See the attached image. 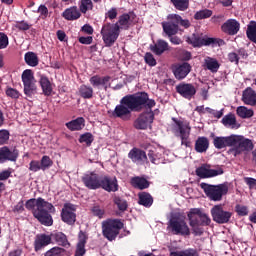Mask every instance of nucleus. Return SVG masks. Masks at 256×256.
Segmentation results:
<instances>
[{
    "mask_svg": "<svg viewBox=\"0 0 256 256\" xmlns=\"http://www.w3.org/2000/svg\"><path fill=\"white\" fill-rule=\"evenodd\" d=\"M131 185L134 187V189L143 191L145 189H149L151 182H149V180H147L145 177L135 176L131 178Z\"/></svg>",
    "mask_w": 256,
    "mask_h": 256,
    "instance_id": "obj_32",
    "label": "nucleus"
},
{
    "mask_svg": "<svg viewBox=\"0 0 256 256\" xmlns=\"http://www.w3.org/2000/svg\"><path fill=\"white\" fill-rule=\"evenodd\" d=\"M124 224L121 219H107L102 222V234L108 241H115Z\"/></svg>",
    "mask_w": 256,
    "mask_h": 256,
    "instance_id": "obj_5",
    "label": "nucleus"
},
{
    "mask_svg": "<svg viewBox=\"0 0 256 256\" xmlns=\"http://www.w3.org/2000/svg\"><path fill=\"white\" fill-rule=\"evenodd\" d=\"M128 158H130L132 163H136V165H144L147 163V153L137 147H134L129 151Z\"/></svg>",
    "mask_w": 256,
    "mask_h": 256,
    "instance_id": "obj_25",
    "label": "nucleus"
},
{
    "mask_svg": "<svg viewBox=\"0 0 256 256\" xmlns=\"http://www.w3.org/2000/svg\"><path fill=\"white\" fill-rule=\"evenodd\" d=\"M176 256H199V252L195 248H188L182 251H176Z\"/></svg>",
    "mask_w": 256,
    "mask_h": 256,
    "instance_id": "obj_49",
    "label": "nucleus"
},
{
    "mask_svg": "<svg viewBox=\"0 0 256 256\" xmlns=\"http://www.w3.org/2000/svg\"><path fill=\"white\" fill-rule=\"evenodd\" d=\"M221 122L224 127H232L233 125H237V117H235V114L229 113L222 118Z\"/></svg>",
    "mask_w": 256,
    "mask_h": 256,
    "instance_id": "obj_44",
    "label": "nucleus"
},
{
    "mask_svg": "<svg viewBox=\"0 0 256 256\" xmlns=\"http://www.w3.org/2000/svg\"><path fill=\"white\" fill-rule=\"evenodd\" d=\"M149 110H146L139 114L138 119L134 121V127L140 131H145L149 127V125H152L153 121H155V112L151 110L152 108H148Z\"/></svg>",
    "mask_w": 256,
    "mask_h": 256,
    "instance_id": "obj_10",
    "label": "nucleus"
},
{
    "mask_svg": "<svg viewBox=\"0 0 256 256\" xmlns=\"http://www.w3.org/2000/svg\"><path fill=\"white\" fill-rule=\"evenodd\" d=\"M50 213H55L49 211V209L42 207L39 210H34V216L41 225L45 227H51L53 225V216Z\"/></svg>",
    "mask_w": 256,
    "mask_h": 256,
    "instance_id": "obj_20",
    "label": "nucleus"
},
{
    "mask_svg": "<svg viewBox=\"0 0 256 256\" xmlns=\"http://www.w3.org/2000/svg\"><path fill=\"white\" fill-rule=\"evenodd\" d=\"M111 81V76H99L94 75L90 77L89 83L92 86H89L87 84H82L78 88V95L82 99H93V95H95L94 89H99V87H105L107 83Z\"/></svg>",
    "mask_w": 256,
    "mask_h": 256,
    "instance_id": "obj_3",
    "label": "nucleus"
},
{
    "mask_svg": "<svg viewBox=\"0 0 256 256\" xmlns=\"http://www.w3.org/2000/svg\"><path fill=\"white\" fill-rule=\"evenodd\" d=\"M33 245H34V251L36 253H39V251H43L45 247H47L48 245H51V235H47V234L36 235Z\"/></svg>",
    "mask_w": 256,
    "mask_h": 256,
    "instance_id": "obj_27",
    "label": "nucleus"
},
{
    "mask_svg": "<svg viewBox=\"0 0 256 256\" xmlns=\"http://www.w3.org/2000/svg\"><path fill=\"white\" fill-rule=\"evenodd\" d=\"M77 208L71 203H65L61 211V220L67 225H75L77 221V214H75Z\"/></svg>",
    "mask_w": 256,
    "mask_h": 256,
    "instance_id": "obj_15",
    "label": "nucleus"
},
{
    "mask_svg": "<svg viewBox=\"0 0 256 256\" xmlns=\"http://www.w3.org/2000/svg\"><path fill=\"white\" fill-rule=\"evenodd\" d=\"M88 239H89V236L87 235V232L80 230L78 233V245H87Z\"/></svg>",
    "mask_w": 256,
    "mask_h": 256,
    "instance_id": "obj_57",
    "label": "nucleus"
},
{
    "mask_svg": "<svg viewBox=\"0 0 256 256\" xmlns=\"http://www.w3.org/2000/svg\"><path fill=\"white\" fill-rule=\"evenodd\" d=\"M244 183L248 185L249 189H256V179L251 177H245Z\"/></svg>",
    "mask_w": 256,
    "mask_h": 256,
    "instance_id": "obj_64",
    "label": "nucleus"
},
{
    "mask_svg": "<svg viewBox=\"0 0 256 256\" xmlns=\"http://www.w3.org/2000/svg\"><path fill=\"white\" fill-rule=\"evenodd\" d=\"M212 15H213V11L212 10L203 9V10L197 11L194 14V19L196 21H201L203 19H209V17H211Z\"/></svg>",
    "mask_w": 256,
    "mask_h": 256,
    "instance_id": "obj_45",
    "label": "nucleus"
},
{
    "mask_svg": "<svg viewBox=\"0 0 256 256\" xmlns=\"http://www.w3.org/2000/svg\"><path fill=\"white\" fill-rule=\"evenodd\" d=\"M211 215L213 221L219 225H225V223H229V221H231V217H233V213L223 210L222 205H215L211 209Z\"/></svg>",
    "mask_w": 256,
    "mask_h": 256,
    "instance_id": "obj_13",
    "label": "nucleus"
},
{
    "mask_svg": "<svg viewBox=\"0 0 256 256\" xmlns=\"http://www.w3.org/2000/svg\"><path fill=\"white\" fill-rule=\"evenodd\" d=\"M78 141L79 143H85L86 147H91L93 141H95V136L91 132H85L80 135Z\"/></svg>",
    "mask_w": 256,
    "mask_h": 256,
    "instance_id": "obj_43",
    "label": "nucleus"
},
{
    "mask_svg": "<svg viewBox=\"0 0 256 256\" xmlns=\"http://www.w3.org/2000/svg\"><path fill=\"white\" fill-rule=\"evenodd\" d=\"M135 19H137V14L130 11L128 13H123L118 17V21L114 23L119 27L120 31H129L133 25H135Z\"/></svg>",
    "mask_w": 256,
    "mask_h": 256,
    "instance_id": "obj_14",
    "label": "nucleus"
},
{
    "mask_svg": "<svg viewBox=\"0 0 256 256\" xmlns=\"http://www.w3.org/2000/svg\"><path fill=\"white\" fill-rule=\"evenodd\" d=\"M171 3L178 11H187L189 9V0H171Z\"/></svg>",
    "mask_w": 256,
    "mask_h": 256,
    "instance_id": "obj_46",
    "label": "nucleus"
},
{
    "mask_svg": "<svg viewBox=\"0 0 256 256\" xmlns=\"http://www.w3.org/2000/svg\"><path fill=\"white\" fill-rule=\"evenodd\" d=\"M51 241H55L57 245L60 247H65L66 249H69L71 247V243L69 242V239L67 238V235L63 232L54 231L50 234Z\"/></svg>",
    "mask_w": 256,
    "mask_h": 256,
    "instance_id": "obj_29",
    "label": "nucleus"
},
{
    "mask_svg": "<svg viewBox=\"0 0 256 256\" xmlns=\"http://www.w3.org/2000/svg\"><path fill=\"white\" fill-rule=\"evenodd\" d=\"M66 127L69 131H81V129L85 127V118L78 117L75 120L66 123Z\"/></svg>",
    "mask_w": 256,
    "mask_h": 256,
    "instance_id": "obj_37",
    "label": "nucleus"
},
{
    "mask_svg": "<svg viewBox=\"0 0 256 256\" xmlns=\"http://www.w3.org/2000/svg\"><path fill=\"white\" fill-rule=\"evenodd\" d=\"M247 57H249L247 50L245 48H239L236 52H230L228 54V61L235 65H239V59H247Z\"/></svg>",
    "mask_w": 256,
    "mask_h": 256,
    "instance_id": "obj_30",
    "label": "nucleus"
},
{
    "mask_svg": "<svg viewBox=\"0 0 256 256\" xmlns=\"http://www.w3.org/2000/svg\"><path fill=\"white\" fill-rule=\"evenodd\" d=\"M19 158V150L9 149L7 146L0 148V165L7 163V161L15 162Z\"/></svg>",
    "mask_w": 256,
    "mask_h": 256,
    "instance_id": "obj_24",
    "label": "nucleus"
},
{
    "mask_svg": "<svg viewBox=\"0 0 256 256\" xmlns=\"http://www.w3.org/2000/svg\"><path fill=\"white\" fill-rule=\"evenodd\" d=\"M175 16L173 14L168 15L166 22H162V29L166 36L172 37L179 33V26L175 22Z\"/></svg>",
    "mask_w": 256,
    "mask_h": 256,
    "instance_id": "obj_23",
    "label": "nucleus"
},
{
    "mask_svg": "<svg viewBox=\"0 0 256 256\" xmlns=\"http://www.w3.org/2000/svg\"><path fill=\"white\" fill-rule=\"evenodd\" d=\"M25 207L28 211H32L34 215L35 211H39L42 207H45L50 211V213H55V206H53L50 202L45 201L42 197H38L37 199L31 198L26 201Z\"/></svg>",
    "mask_w": 256,
    "mask_h": 256,
    "instance_id": "obj_12",
    "label": "nucleus"
},
{
    "mask_svg": "<svg viewBox=\"0 0 256 256\" xmlns=\"http://www.w3.org/2000/svg\"><path fill=\"white\" fill-rule=\"evenodd\" d=\"M53 166V160L47 155L43 156L40 161V167H42V171H46L49 167Z\"/></svg>",
    "mask_w": 256,
    "mask_h": 256,
    "instance_id": "obj_51",
    "label": "nucleus"
},
{
    "mask_svg": "<svg viewBox=\"0 0 256 256\" xmlns=\"http://www.w3.org/2000/svg\"><path fill=\"white\" fill-rule=\"evenodd\" d=\"M24 61L29 67H37L39 65V56L35 52H26L24 55Z\"/></svg>",
    "mask_w": 256,
    "mask_h": 256,
    "instance_id": "obj_39",
    "label": "nucleus"
},
{
    "mask_svg": "<svg viewBox=\"0 0 256 256\" xmlns=\"http://www.w3.org/2000/svg\"><path fill=\"white\" fill-rule=\"evenodd\" d=\"M241 29V23L237 19L230 18L221 25V31L225 35L233 37L239 33Z\"/></svg>",
    "mask_w": 256,
    "mask_h": 256,
    "instance_id": "obj_21",
    "label": "nucleus"
},
{
    "mask_svg": "<svg viewBox=\"0 0 256 256\" xmlns=\"http://www.w3.org/2000/svg\"><path fill=\"white\" fill-rule=\"evenodd\" d=\"M172 73L178 81H183L191 73V64L188 62L176 63L172 65Z\"/></svg>",
    "mask_w": 256,
    "mask_h": 256,
    "instance_id": "obj_17",
    "label": "nucleus"
},
{
    "mask_svg": "<svg viewBox=\"0 0 256 256\" xmlns=\"http://www.w3.org/2000/svg\"><path fill=\"white\" fill-rule=\"evenodd\" d=\"M148 157L154 165H159V158H157V154L155 153V150H149Z\"/></svg>",
    "mask_w": 256,
    "mask_h": 256,
    "instance_id": "obj_62",
    "label": "nucleus"
},
{
    "mask_svg": "<svg viewBox=\"0 0 256 256\" xmlns=\"http://www.w3.org/2000/svg\"><path fill=\"white\" fill-rule=\"evenodd\" d=\"M99 174L95 172H89L82 176V183L83 185L92 191H96V189H99V181H100Z\"/></svg>",
    "mask_w": 256,
    "mask_h": 256,
    "instance_id": "obj_22",
    "label": "nucleus"
},
{
    "mask_svg": "<svg viewBox=\"0 0 256 256\" xmlns=\"http://www.w3.org/2000/svg\"><path fill=\"white\" fill-rule=\"evenodd\" d=\"M206 197H209L211 201H221L224 195L229 193V186L227 184L211 185L207 183L200 184Z\"/></svg>",
    "mask_w": 256,
    "mask_h": 256,
    "instance_id": "obj_6",
    "label": "nucleus"
},
{
    "mask_svg": "<svg viewBox=\"0 0 256 256\" xmlns=\"http://www.w3.org/2000/svg\"><path fill=\"white\" fill-rule=\"evenodd\" d=\"M117 8H111L106 14V19H110V21H113V19H117Z\"/></svg>",
    "mask_w": 256,
    "mask_h": 256,
    "instance_id": "obj_63",
    "label": "nucleus"
},
{
    "mask_svg": "<svg viewBox=\"0 0 256 256\" xmlns=\"http://www.w3.org/2000/svg\"><path fill=\"white\" fill-rule=\"evenodd\" d=\"M65 252V248H61L59 246H55L48 250L44 256H61Z\"/></svg>",
    "mask_w": 256,
    "mask_h": 256,
    "instance_id": "obj_50",
    "label": "nucleus"
},
{
    "mask_svg": "<svg viewBox=\"0 0 256 256\" xmlns=\"http://www.w3.org/2000/svg\"><path fill=\"white\" fill-rule=\"evenodd\" d=\"M50 213H55L49 211V209L42 207L39 210H34V216L41 225L45 227H51L53 225V216Z\"/></svg>",
    "mask_w": 256,
    "mask_h": 256,
    "instance_id": "obj_19",
    "label": "nucleus"
},
{
    "mask_svg": "<svg viewBox=\"0 0 256 256\" xmlns=\"http://www.w3.org/2000/svg\"><path fill=\"white\" fill-rule=\"evenodd\" d=\"M169 49V43L167 41L159 39L154 45H150V50L155 55H163L164 51Z\"/></svg>",
    "mask_w": 256,
    "mask_h": 256,
    "instance_id": "obj_34",
    "label": "nucleus"
},
{
    "mask_svg": "<svg viewBox=\"0 0 256 256\" xmlns=\"http://www.w3.org/2000/svg\"><path fill=\"white\" fill-rule=\"evenodd\" d=\"M62 17L65 18L66 21H77V19L81 17V10H79L77 6H71L64 10Z\"/></svg>",
    "mask_w": 256,
    "mask_h": 256,
    "instance_id": "obj_31",
    "label": "nucleus"
},
{
    "mask_svg": "<svg viewBox=\"0 0 256 256\" xmlns=\"http://www.w3.org/2000/svg\"><path fill=\"white\" fill-rule=\"evenodd\" d=\"M172 132L175 137H179L181 139V145L186 147H191V125L187 121L179 120L177 118H172Z\"/></svg>",
    "mask_w": 256,
    "mask_h": 256,
    "instance_id": "obj_4",
    "label": "nucleus"
},
{
    "mask_svg": "<svg viewBox=\"0 0 256 256\" xmlns=\"http://www.w3.org/2000/svg\"><path fill=\"white\" fill-rule=\"evenodd\" d=\"M235 134L230 136H216L213 140L215 149H225L226 147H233Z\"/></svg>",
    "mask_w": 256,
    "mask_h": 256,
    "instance_id": "obj_28",
    "label": "nucleus"
},
{
    "mask_svg": "<svg viewBox=\"0 0 256 256\" xmlns=\"http://www.w3.org/2000/svg\"><path fill=\"white\" fill-rule=\"evenodd\" d=\"M138 204L146 208L151 207V205H153V196H151L149 192L138 193Z\"/></svg>",
    "mask_w": 256,
    "mask_h": 256,
    "instance_id": "obj_38",
    "label": "nucleus"
},
{
    "mask_svg": "<svg viewBox=\"0 0 256 256\" xmlns=\"http://www.w3.org/2000/svg\"><path fill=\"white\" fill-rule=\"evenodd\" d=\"M176 93H179L184 99L191 101L197 94V88L191 83L182 82L176 86Z\"/></svg>",
    "mask_w": 256,
    "mask_h": 256,
    "instance_id": "obj_18",
    "label": "nucleus"
},
{
    "mask_svg": "<svg viewBox=\"0 0 256 256\" xmlns=\"http://www.w3.org/2000/svg\"><path fill=\"white\" fill-rule=\"evenodd\" d=\"M224 171L222 168L215 169H209L205 165H202L196 169V175L197 177H200V179H210L211 177H217L218 175H223Z\"/></svg>",
    "mask_w": 256,
    "mask_h": 256,
    "instance_id": "obj_26",
    "label": "nucleus"
},
{
    "mask_svg": "<svg viewBox=\"0 0 256 256\" xmlns=\"http://www.w3.org/2000/svg\"><path fill=\"white\" fill-rule=\"evenodd\" d=\"M15 29L18 31H29L31 29V24L27 23L25 20L18 21L14 25Z\"/></svg>",
    "mask_w": 256,
    "mask_h": 256,
    "instance_id": "obj_53",
    "label": "nucleus"
},
{
    "mask_svg": "<svg viewBox=\"0 0 256 256\" xmlns=\"http://www.w3.org/2000/svg\"><path fill=\"white\" fill-rule=\"evenodd\" d=\"M98 189H103L108 193H115L116 191H119L117 178H111L109 175L100 176Z\"/></svg>",
    "mask_w": 256,
    "mask_h": 256,
    "instance_id": "obj_16",
    "label": "nucleus"
},
{
    "mask_svg": "<svg viewBox=\"0 0 256 256\" xmlns=\"http://www.w3.org/2000/svg\"><path fill=\"white\" fill-rule=\"evenodd\" d=\"M174 15V19H175V23L176 25H179L181 27H184V29H189L191 27V22H189V20L187 19H183V17H181L178 14H173Z\"/></svg>",
    "mask_w": 256,
    "mask_h": 256,
    "instance_id": "obj_48",
    "label": "nucleus"
},
{
    "mask_svg": "<svg viewBox=\"0 0 256 256\" xmlns=\"http://www.w3.org/2000/svg\"><path fill=\"white\" fill-rule=\"evenodd\" d=\"M204 67L211 73H217L221 67V64L216 58L207 56L204 59Z\"/></svg>",
    "mask_w": 256,
    "mask_h": 256,
    "instance_id": "obj_36",
    "label": "nucleus"
},
{
    "mask_svg": "<svg viewBox=\"0 0 256 256\" xmlns=\"http://www.w3.org/2000/svg\"><path fill=\"white\" fill-rule=\"evenodd\" d=\"M6 95L7 97H11V99H19L21 97V94L15 88H7Z\"/></svg>",
    "mask_w": 256,
    "mask_h": 256,
    "instance_id": "obj_58",
    "label": "nucleus"
},
{
    "mask_svg": "<svg viewBox=\"0 0 256 256\" xmlns=\"http://www.w3.org/2000/svg\"><path fill=\"white\" fill-rule=\"evenodd\" d=\"M189 225L192 228L193 234L201 236L204 233L203 227L211 225V218L199 208H192L187 214Z\"/></svg>",
    "mask_w": 256,
    "mask_h": 256,
    "instance_id": "obj_2",
    "label": "nucleus"
},
{
    "mask_svg": "<svg viewBox=\"0 0 256 256\" xmlns=\"http://www.w3.org/2000/svg\"><path fill=\"white\" fill-rule=\"evenodd\" d=\"M9 135L8 130H0V145H7Z\"/></svg>",
    "mask_w": 256,
    "mask_h": 256,
    "instance_id": "obj_59",
    "label": "nucleus"
},
{
    "mask_svg": "<svg viewBox=\"0 0 256 256\" xmlns=\"http://www.w3.org/2000/svg\"><path fill=\"white\" fill-rule=\"evenodd\" d=\"M92 213L95 217L99 219H103V215H105V210L101 209L99 206L92 207Z\"/></svg>",
    "mask_w": 256,
    "mask_h": 256,
    "instance_id": "obj_60",
    "label": "nucleus"
},
{
    "mask_svg": "<svg viewBox=\"0 0 256 256\" xmlns=\"http://www.w3.org/2000/svg\"><path fill=\"white\" fill-rule=\"evenodd\" d=\"M155 105L157 103L155 100L149 99L147 92L128 94L120 100V104L116 105L112 117L122 121H130L131 113H141L143 109H153Z\"/></svg>",
    "mask_w": 256,
    "mask_h": 256,
    "instance_id": "obj_1",
    "label": "nucleus"
},
{
    "mask_svg": "<svg viewBox=\"0 0 256 256\" xmlns=\"http://www.w3.org/2000/svg\"><path fill=\"white\" fill-rule=\"evenodd\" d=\"M196 153H207V149H209V139L205 136H200L195 141L194 147Z\"/></svg>",
    "mask_w": 256,
    "mask_h": 256,
    "instance_id": "obj_35",
    "label": "nucleus"
},
{
    "mask_svg": "<svg viewBox=\"0 0 256 256\" xmlns=\"http://www.w3.org/2000/svg\"><path fill=\"white\" fill-rule=\"evenodd\" d=\"M144 60L146 65H149V67H155V65H157V60L155 59V56H153L150 52H147L145 54Z\"/></svg>",
    "mask_w": 256,
    "mask_h": 256,
    "instance_id": "obj_54",
    "label": "nucleus"
},
{
    "mask_svg": "<svg viewBox=\"0 0 256 256\" xmlns=\"http://www.w3.org/2000/svg\"><path fill=\"white\" fill-rule=\"evenodd\" d=\"M169 227L173 235H182V237H187L191 235V230L185 222L184 219L181 218H172L169 221Z\"/></svg>",
    "mask_w": 256,
    "mask_h": 256,
    "instance_id": "obj_11",
    "label": "nucleus"
},
{
    "mask_svg": "<svg viewBox=\"0 0 256 256\" xmlns=\"http://www.w3.org/2000/svg\"><path fill=\"white\" fill-rule=\"evenodd\" d=\"M87 253L85 249V244H77L74 256H84Z\"/></svg>",
    "mask_w": 256,
    "mask_h": 256,
    "instance_id": "obj_61",
    "label": "nucleus"
},
{
    "mask_svg": "<svg viewBox=\"0 0 256 256\" xmlns=\"http://www.w3.org/2000/svg\"><path fill=\"white\" fill-rule=\"evenodd\" d=\"M236 113L238 117H241V119H251L255 113L252 109H248L245 106H239L236 110Z\"/></svg>",
    "mask_w": 256,
    "mask_h": 256,
    "instance_id": "obj_40",
    "label": "nucleus"
},
{
    "mask_svg": "<svg viewBox=\"0 0 256 256\" xmlns=\"http://www.w3.org/2000/svg\"><path fill=\"white\" fill-rule=\"evenodd\" d=\"M9 47V37L7 34L0 32V49H7Z\"/></svg>",
    "mask_w": 256,
    "mask_h": 256,
    "instance_id": "obj_56",
    "label": "nucleus"
},
{
    "mask_svg": "<svg viewBox=\"0 0 256 256\" xmlns=\"http://www.w3.org/2000/svg\"><path fill=\"white\" fill-rule=\"evenodd\" d=\"M79 10L81 13H87L93 10V1L91 0H81L79 5Z\"/></svg>",
    "mask_w": 256,
    "mask_h": 256,
    "instance_id": "obj_47",
    "label": "nucleus"
},
{
    "mask_svg": "<svg viewBox=\"0 0 256 256\" xmlns=\"http://www.w3.org/2000/svg\"><path fill=\"white\" fill-rule=\"evenodd\" d=\"M186 42L192 47H223L225 45V40L220 38H210V37H200L197 34H192V36L187 37Z\"/></svg>",
    "mask_w": 256,
    "mask_h": 256,
    "instance_id": "obj_8",
    "label": "nucleus"
},
{
    "mask_svg": "<svg viewBox=\"0 0 256 256\" xmlns=\"http://www.w3.org/2000/svg\"><path fill=\"white\" fill-rule=\"evenodd\" d=\"M39 84L43 95H45V97H51V94L53 93V84H51L49 78L47 76L40 77Z\"/></svg>",
    "mask_w": 256,
    "mask_h": 256,
    "instance_id": "obj_33",
    "label": "nucleus"
},
{
    "mask_svg": "<svg viewBox=\"0 0 256 256\" xmlns=\"http://www.w3.org/2000/svg\"><path fill=\"white\" fill-rule=\"evenodd\" d=\"M235 212L237 215H239V217H246V215H249V208L247 206L237 204L235 206Z\"/></svg>",
    "mask_w": 256,
    "mask_h": 256,
    "instance_id": "obj_52",
    "label": "nucleus"
},
{
    "mask_svg": "<svg viewBox=\"0 0 256 256\" xmlns=\"http://www.w3.org/2000/svg\"><path fill=\"white\" fill-rule=\"evenodd\" d=\"M101 36L106 47H113L119 35H121V30L117 24L106 23L103 24L101 29Z\"/></svg>",
    "mask_w": 256,
    "mask_h": 256,
    "instance_id": "obj_7",
    "label": "nucleus"
},
{
    "mask_svg": "<svg viewBox=\"0 0 256 256\" xmlns=\"http://www.w3.org/2000/svg\"><path fill=\"white\" fill-rule=\"evenodd\" d=\"M22 83L24 85V95L33 99L37 95V81L35 80V75L33 70L26 69L21 75Z\"/></svg>",
    "mask_w": 256,
    "mask_h": 256,
    "instance_id": "obj_9",
    "label": "nucleus"
},
{
    "mask_svg": "<svg viewBox=\"0 0 256 256\" xmlns=\"http://www.w3.org/2000/svg\"><path fill=\"white\" fill-rule=\"evenodd\" d=\"M29 171H32V173L42 171L41 162H39V160H32L29 164Z\"/></svg>",
    "mask_w": 256,
    "mask_h": 256,
    "instance_id": "obj_55",
    "label": "nucleus"
},
{
    "mask_svg": "<svg viewBox=\"0 0 256 256\" xmlns=\"http://www.w3.org/2000/svg\"><path fill=\"white\" fill-rule=\"evenodd\" d=\"M246 36L250 41H252V43H256V22L255 21H251L247 26Z\"/></svg>",
    "mask_w": 256,
    "mask_h": 256,
    "instance_id": "obj_41",
    "label": "nucleus"
},
{
    "mask_svg": "<svg viewBox=\"0 0 256 256\" xmlns=\"http://www.w3.org/2000/svg\"><path fill=\"white\" fill-rule=\"evenodd\" d=\"M113 203L114 205H116V207H118L119 211H121L122 213H124V211L129 207L127 200L117 195L113 197Z\"/></svg>",
    "mask_w": 256,
    "mask_h": 256,
    "instance_id": "obj_42",
    "label": "nucleus"
}]
</instances>
